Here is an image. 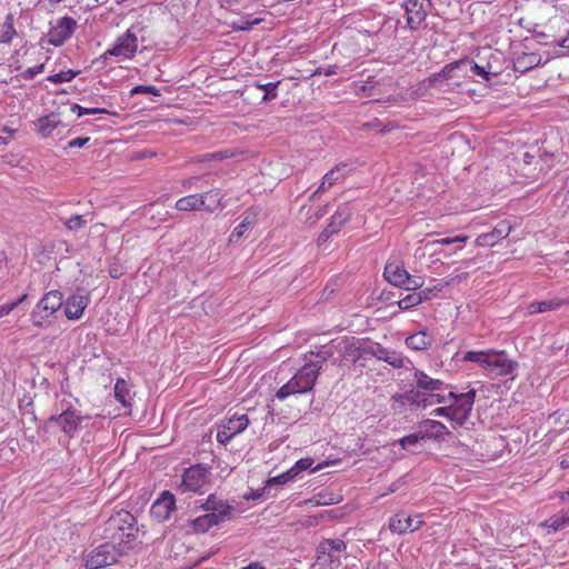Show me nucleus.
<instances>
[{
	"instance_id": "57",
	"label": "nucleus",
	"mask_w": 569,
	"mask_h": 569,
	"mask_svg": "<svg viewBox=\"0 0 569 569\" xmlns=\"http://www.w3.org/2000/svg\"><path fill=\"white\" fill-rule=\"evenodd\" d=\"M126 272V267L121 263L113 262L109 267V274L113 279H119Z\"/></svg>"
},
{
	"instance_id": "42",
	"label": "nucleus",
	"mask_w": 569,
	"mask_h": 569,
	"mask_svg": "<svg viewBox=\"0 0 569 569\" xmlns=\"http://www.w3.org/2000/svg\"><path fill=\"white\" fill-rule=\"evenodd\" d=\"M71 111L73 113H77L78 117H82V116H86V114H100V113H106V114H110V116H118L117 112H112V111H109L104 108H84L78 103H74L71 106Z\"/></svg>"
},
{
	"instance_id": "7",
	"label": "nucleus",
	"mask_w": 569,
	"mask_h": 569,
	"mask_svg": "<svg viewBox=\"0 0 569 569\" xmlns=\"http://www.w3.org/2000/svg\"><path fill=\"white\" fill-rule=\"evenodd\" d=\"M347 550L341 539H325L317 547V561L323 569H337Z\"/></svg>"
},
{
	"instance_id": "54",
	"label": "nucleus",
	"mask_w": 569,
	"mask_h": 569,
	"mask_svg": "<svg viewBox=\"0 0 569 569\" xmlns=\"http://www.w3.org/2000/svg\"><path fill=\"white\" fill-rule=\"evenodd\" d=\"M44 69V64L43 63H40V64H37L34 67H30V68H27L24 69L23 71L20 72V77L24 80H31L33 79L37 74L41 73Z\"/></svg>"
},
{
	"instance_id": "41",
	"label": "nucleus",
	"mask_w": 569,
	"mask_h": 569,
	"mask_svg": "<svg viewBox=\"0 0 569 569\" xmlns=\"http://www.w3.org/2000/svg\"><path fill=\"white\" fill-rule=\"evenodd\" d=\"M74 402H79L77 398H72L70 393H64L63 397L59 400L57 403V411H59L58 415H68L76 412V408L73 406Z\"/></svg>"
},
{
	"instance_id": "50",
	"label": "nucleus",
	"mask_w": 569,
	"mask_h": 569,
	"mask_svg": "<svg viewBox=\"0 0 569 569\" xmlns=\"http://www.w3.org/2000/svg\"><path fill=\"white\" fill-rule=\"evenodd\" d=\"M27 293L21 295L17 300L0 306V318L8 316L27 299Z\"/></svg>"
},
{
	"instance_id": "58",
	"label": "nucleus",
	"mask_w": 569,
	"mask_h": 569,
	"mask_svg": "<svg viewBox=\"0 0 569 569\" xmlns=\"http://www.w3.org/2000/svg\"><path fill=\"white\" fill-rule=\"evenodd\" d=\"M267 491H268V488H266V486L262 489H257V490L251 489L250 491H248L243 495V498L246 500H259L263 497V495Z\"/></svg>"
},
{
	"instance_id": "29",
	"label": "nucleus",
	"mask_w": 569,
	"mask_h": 569,
	"mask_svg": "<svg viewBox=\"0 0 569 569\" xmlns=\"http://www.w3.org/2000/svg\"><path fill=\"white\" fill-rule=\"evenodd\" d=\"M433 341V336L427 329H422L407 337L406 345L412 350L423 351L429 349Z\"/></svg>"
},
{
	"instance_id": "33",
	"label": "nucleus",
	"mask_w": 569,
	"mask_h": 569,
	"mask_svg": "<svg viewBox=\"0 0 569 569\" xmlns=\"http://www.w3.org/2000/svg\"><path fill=\"white\" fill-rule=\"evenodd\" d=\"M562 305H565V301L561 299H550V300H543L538 302H531L528 306V313L529 315H536V313H542L551 310H556L560 308Z\"/></svg>"
},
{
	"instance_id": "4",
	"label": "nucleus",
	"mask_w": 569,
	"mask_h": 569,
	"mask_svg": "<svg viewBox=\"0 0 569 569\" xmlns=\"http://www.w3.org/2000/svg\"><path fill=\"white\" fill-rule=\"evenodd\" d=\"M224 194L220 189H211L202 193H193L177 200L174 208L179 211L214 212L223 208Z\"/></svg>"
},
{
	"instance_id": "44",
	"label": "nucleus",
	"mask_w": 569,
	"mask_h": 569,
	"mask_svg": "<svg viewBox=\"0 0 569 569\" xmlns=\"http://www.w3.org/2000/svg\"><path fill=\"white\" fill-rule=\"evenodd\" d=\"M129 388L127 382L123 379H118L114 385V397L116 399L127 406V399L129 398Z\"/></svg>"
},
{
	"instance_id": "39",
	"label": "nucleus",
	"mask_w": 569,
	"mask_h": 569,
	"mask_svg": "<svg viewBox=\"0 0 569 569\" xmlns=\"http://www.w3.org/2000/svg\"><path fill=\"white\" fill-rule=\"evenodd\" d=\"M256 220V212H252L251 214H248L243 218V220L233 229V231L230 234V242L238 241L243 233L254 223Z\"/></svg>"
},
{
	"instance_id": "3",
	"label": "nucleus",
	"mask_w": 569,
	"mask_h": 569,
	"mask_svg": "<svg viewBox=\"0 0 569 569\" xmlns=\"http://www.w3.org/2000/svg\"><path fill=\"white\" fill-rule=\"evenodd\" d=\"M319 376V367L306 361L290 380L277 391L276 397L279 400H284L292 395L310 392L313 390Z\"/></svg>"
},
{
	"instance_id": "40",
	"label": "nucleus",
	"mask_w": 569,
	"mask_h": 569,
	"mask_svg": "<svg viewBox=\"0 0 569 569\" xmlns=\"http://www.w3.org/2000/svg\"><path fill=\"white\" fill-rule=\"evenodd\" d=\"M421 440H425L423 435H421L420 431L417 430L413 433L400 438L397 442L403 450L415 452V448L418 447Z\"/></svg>"
},
{
	"instance_id": "32",
	"label": "nucleus",
	"mask_w": 569,
	"mask_h": 569,
	"mask_svg": "<svg viewBox=\"0 0 569 569\" xmlns=\"http://www.w3.org/2000/svg\"><path fill=\"white\" fill-rule=\"evenodd\" d=\"M492 349L487 350H470L467 351L463 357V362H475L480 368H482L485 371L488 369V365H490V356H491Z\"/></svg>"
},
{
	"instance_id": "12",
	"label": "nucleus",
	"mask_w": 569,
	"mask_h": 569,
	"mask_svg": "<svg viewBox=\"0 0 569 569\" xmlns=\"http://www.w3.org/2000/svg\"><path fill=\"white\" fill-rule=\"evenodd\" d=\"M248 425L249 418L247 415L231 416L228 420L218 425L216 435L217 441L226 446L233 437L243 432Z\"/></svg>"
},
{
	"instance_id": "15",
	"label": "nucleus",
	"mask_w": 569,
	"mask_h": 569,
	"mask_svg": "<svg viewBox=\"0 0 569 569\" xmlns=\"http://www.w3.org/2000/svg\"><path fill=\"white\" fill-rule=\"evenodd\" d=\"M430 7V0H406L403 8L406 11L407 26L411 30H417L426 20Z\"/></svg>"
},
{
	"instance_id": "22",
	"label": "nucleus",
	"mask_w": 569,
	"mask_h": 569,
	"mask_svg": "<svg viewBox=\"0 0 569 569\" xmlns=\"http://www.w3.org/2000/svg\"><path fill=\"white\" fill-rule=\"evenodd\" d=\"M176 509L174 496L169 491H163L152 503L150 513L159 522L168 520Z\"/></svg>"
},
{
	"instance_id": "31",
	"label": "nucleus",
	"mask_w": 569,
	"mask_h": 569,
	"mask_svg": "<svg viewBox=\"0 0 569 569\" xmlns=\"http://www.w3.org/2000/svg\"><path fill=\"white\" fill-rule=\"evenodd\" d=\"M541 61V57L539 53H521L517 56V58L513 61V68L518 72H526L536 66H538Z\"/></svg>"
},
{
	"instance_id": "23",
	"label": "nucleus",
	"mask_w": 569,
	"mask_h": 569,
	"mask_svg": "<svg viewBox=\"0 0 569 569\" xmlns=\"http://www.w3.org/2000/svg\"><path fill=\"white\" fill-rule=\"evenodd\" d=\"M338 355L340 356L338 359L333 360L335 365L342 366L346 362L355 363L357 362L361 356V348L353 340H338Z\"/></svg>"
},
{
	"instance_id": "5",
	"label": "nucleus",
	"mask_w": 569,
	"mask_h": 569,
	"mask_svg": "<svg viewBox=\"0 0 569 569\" xmlns=\"http://www.w3.org/2000/svg\"><path fill=\"white\" fill-rule=\"evenodd\" d=\"M123 555V549L116 547L114 542L108 541L84 552L83 566L86 569H100L116 563Z\"/></svg>"
},
{
	"instance_id": "56",
	"label": "nucleus",
	"mask_w": 569,
	"mask_h": 569,
	"mask_svg": "<svg viewBox=\"0 0 569 569\" xmlns=\"http://www.w3.org/2000/svg\"><path fill=\"white\" fill-rule=\"evenodd\" d=\"M431 413L437 417H445L455 422V417L452 415L453 410H452L451 405L448 407L436 408Z\"/></svg>"
},
{
	"instance_id": "34",
	"label": "nucleus",
	"mask_w": 569,
	"mask_h": 569,
	"mask_svg": "<svg viewBox=\"0 0 569 569\" xmlns=\"http://www.w3.org/2000/svg\"><path fill=\"white\" fill-rule=\"evenodd\" d=\"M219 523L222 522L217 519L214 513H209L208 511L206 515L199 516L192 521L193 529L197 532H206Z\"/></svg>"
},
{
	"instance_id": "46",
	"label": "nucleus",
	"mask_w": 569,
	"mask_h": 569,
	"mask_svg": "<svg viewBox=\"0 0 569 569\" xmlns=\"http://www.w3.org/2000/svg\"><path fill=\"white\" fill-rule=\"evenodd\" d=\"M78 74H79V71H73V70L69 69L66 71H60L54 74H50L47 77V80L49 82H53V83L69 82L73 78H76Z\"/></svg>"
},
{
	"instance_id": "59",
	"label": "nucleus",
	"mask_w": 569,
	"mask_h": 569,
	"mask_svg": "<svg viewBox=\"0 0 569 569\" xmlns=\"http://www.w3.org/2000/svg\"><path fill=\"white\" fill-rule=\"evenodd\" d=\"M89 137H78L68 142L69 148H81L89 142Z\"/></svg>"
},
{
	"instance_id": "14",
	"label": "nucleus",
	"mask_w": 569,
	"mask_h": 569,
	"mask_svg": "<svg viewBox=\"0 0 569 569\" xmlns=\"http://www.w3.org/2000/svg\"><path fill=\"white\" fill-rule=\"evenodd\" d=\"M77 29V21L71 17H62L51 23L48 32V40L51 44L58 47L71 38Z\"/></svg>"
},
{
	"instance_id": "53",
	"label": "nucleus",
	"mask_w": 569,
	"mask_h": 569,
	"mask_svg": "<svg viewBox=\"0 0 569 569\" xmlns=\"http://www.w3.org/2000/svg\"><path fill=\"white\" fill-rule=\"evenodd\" d=\"M140 93H149V94H153L157 97L160 96L159 89H157L153 86L139 84V86L133 87L130 91L131 96L140 94Z\"/></svg>"
},
{
	"instance_id": "61",
	"label": "nucleus",
	"mask_w": 569,
	"mask_h": 569,
	"mask_svg": "<svg viewBox=\"0 0 569 569\" xmlns=\"http://www.w3.org/2000/svg\"><path fill=\"white\" fill-rule=\"evenodd\" d=\"M327 212H328V206H325V207L320 208V209L316 212V219H315V221H317L318 219L322 218Z\"/></svg>"
},
{
	"instance_id": "27",
	"label": "nucleus",
	"mask_w": 569,
	"mask_h": 569,
	"mask_svg": "<svg viewBox=\"0 0 569 569\" xmlns=\"http://www.w3.org/2000/svg\"><path fill=\"white\" fill-rule=\"evenodd\" d=\"M338 342L337 339L331 340L330 343L326 346H321L317 351H310V356L315 357V360L309 359L306 360L310 365H317L319 367V372L321 371L323 365L331 360L336 359L335 355L338 353ZM305 359H307V355L305 356Z\"/></svg>"
},
{
	"instance_id": "17",
	"label": "nucleus",
	"mask_w": 569,
	"mask_h": 569,
	"mask_svg": "<svg viewBox=\"0 0 569 569\" xmlns=\"http://www.w3.org/2000/svg\"><path fill=\"white\" fill-rule=\"evenodd\" d=\"M90 416H82L78 411L68 415H52L48 421L54 422L60 427V430L68 437L73 438L78 433L86 420Z\"/></svg>"
},
{
	"instance_id": "64",
	"label": "nucleus",
	"mask_w": 569,
	"mask_h": 569,
	"mask_svg": "<svg viewBox=\"0 0 569 569\" xmlns=\"http://www.w3.org/2000/svg\"><path fill=\"white\" fill-rule=\"evenodd\" d=\"M560 467H561V469H568L569 468V459L568 458H563L560 461Z\"/></svg>"
},
{
	"instance_id": "20",
	"label": "nucleus",
	"mask_w": 569,
	"mask_h": 569,
	"mask_svg": "<svg viewBox=\"0 0 569 569\" xmlns=\"http://www.w3.org/2000/svg\"><path fill=\"white\" fill-rule=\"evenodd\" d=\"M90 302V297L83 290H78L63 302L64 315L69 320H78L82 317Z\"/></svg>"
},
{
	"instance_id": "48",
	"label": "nucleus",
	"mask_w": 569,
	"mask_h": 569,
	"mask_svg": "<svg viewBox=\"0 0 569 569\" xmlns=\"http://www.w3.org/2000/svg\"><path fill=\"white\" fill-rule=\"evenodd\" d=\"M280 82H268L264 84H258L257 87L264 91L263 97L261 98L262 102H268L277 98V88Z\"/></svg>"
},
{
	"instance_id": "26",
	"label": "nucleus",
	"mask_w": 569,
	"mask_h": 569,
	"mask_svg": "<svg viewBox=\"0 0 569 569\" xmlns=\"http://www.w3.org/2000/svg\"><path fill=\"white\" fill-rule=\"evenodd\" d=\"M418 430L423 435L425 440H445L446 436L450 433L442 422L432 419L422 420L418 426Z\"/></svg>"
},
{
	"instance_id": "8",
	"label": "nucleus",
	"mask_w": 569,
	"mask_h": 569,
	"mask_svg": "<svg viewBox=\"0 0 569 569\" xmlns=\"http://www.w3.org/2000/svg\"><path fill=\"white\" fill-rule=\"evenodd\" d=\"M211 468L203 463L190 466L182 473L180 490L182 492L202 493L209 485Z\"/></svg>"
},
{
	"instance_id": "38",
	"label": "nucleus",
	"mask_w": 569,
	"mask_h": 569,
	"mask_svg": "<svg viewBox=\"0 0 569 569\" xmlns=\"http://www.w3.org/2000/svg\"><path fill=\"white\" fill-rule=\"evenodd\" d=\"M59 120L54 114H49L41 117L38 120V132L42 137H48L52 133V131L58 127Z\"/></svg>"
},
{
	"instance_id": "43",
	"label": "nucleus",
	"mask_w": 569,
	"mask_h": 569,
	"mask_svg": "<svg viewBox=\"0 0 569 569\" xmlns=\"http://www.w3.org/2000/svg\"><path fill=\"white\" fill-rule=\"evenodd\" d=\"M313 459L310 457L301 458L289 469L295 480L303 472L309 470L313 465Z\"/></svg>"
},
{
	"instance_id": "1",
	"label": "nucleus",
	"mask_w": 569,
	"mask_h": 569,
	"mask_svg": "<svg viewBox=\"0 0 569 569\" xmlns=\"http://www.w3.org/2000/svg\"><path fill=\"white\" fill-rule=\"evenodd\" d=\"M415 387L403 393L392 396V401L402 406L417 408H427L436 403H447V398L441 392L446 389V383L440 379H435L419 369L413 371Z\"/></svg>"
},
{
	"instance_id": "11",
	"label": "nucleus",
	"mask_w": 569,
	"mask_h": 569,
	"mask_svg": "<svg viewBox=\"0 0 569 569\" xmlns=\"http://www.w3.org/2000/svg\"><path fill=\"white\" fill-rule=\"evenodd\" d=\"M467 61L459 60L451 63L446 64L440 72L433 73L427 79L422 81V84L426 88H433L437 84L445 83L451 79L457 78L458 81L455 82L456 86L461 84V79L466 77V71L463 70V67L466 66Z\"/></svg>"
},
{
	"instance_id": "62",
	"label": "nucleus",
	"mask_w": 569,
	"mask_h": 569,
	"mask_svg": "<svg viewBox=\"0 0 569 569\" xmlns=\"http://www.w3.org/2000/svg\"><path fill=\"white\" fill-rule=\"evenodd\" d=\"M241 569H266V568L259 562H250L248 566L242 567Z\"/></svg>"
},
{
	"instance_id": "49",
	"label": "nucleus",
	"mask_w": 569,
	"mask_h": 569,
	"mask_svg": "<svg viewBox=\"0 0 569 569\" xmlns=\"http://www.w3.org/2000/svg\"><path fill=\"white\" fill-rule=\"evenodd\" d=\"M467 239V237H463V236H457V237H442V238H439V239H430V240H426L425 242V247H430V246H435V244H440V246H450V244H453L456 242H465Z\"/></svg>"
},
{
	"instance_id": "45",
	"label": "nucleus",
	"mask_w": 569,
	"mask_h": 569,
	"mask_svg": "<svg viewBox=\"0 0 569 569\" xmlns=\"http://www.w3.org/2000/svg\"><path fill=\"white\" fill-rule=\"evenodd\" d=\"M546 526L552 531H558L569 526V517L565 515H556L550 517Z\"/></svg>"
},
{
	"instance_id": "35",
	"label": "nucleus",
	"mask_w": 569,
	"mask_h": 569,
	"mask_svg": "<svg viewBox=\"0 0 569 569\" xmlns=\"http://www.w3.org/2000/svg\"><path fill=\"white\" fill-rule=\"evenodd\" d=\"M93 214H74L63 221V226L69 231H79L88 224V222L92 221Z\"/></svg>"
},
{
	"instance_id": "18",
	"label": "nucleus",
	"mask_w": 569,
	"mask_h": 569,
	"mask_svg": "<svg viewBox=\"0 0 569 569\" xmlns=\"http://www.w3.org/2000/svg\"><path fill=\"white\" fill-rule=\"evenodd\" d=\"M423 523L425 522L421 519L420 515L416 516V517H411V516H407L403 512H399V513L393 515L389 519L388 526L392 533L405 535L409 531L413 532V531L419 530Z\"/></svg>"
},
{
	"instance_id": "51",
	"label": "nucleus",
	"mask_w": 569,
	"mask_h": 569,
	"mask_svg": "<svg viewBox=\"0 0 569 569\" xmlns=\"http://www.w3.org/2000/svg\"><path fill=\"white\" fill-rule=\"evenodd\" d=\"M375 86H376V82L368 79L367 81H365L363 83H361L360 86H357V89H356V92L357 94L361 96V97H372L375 96Z\"/></svg>"
},
{
	"instance_id": "9",
	"label": "nucleus",
	"mask_w": 569,
	"mask_h": 569,
	"mask_svg": "<svg viewBox=\"0 0 569 569\" xmlns=\"http://www.w3.org/2000/svg\"><path fill=\"white\" fill-rule=\"evenodd\" d=\"M487 375L491 378L509 377L515 380L519 368L518 361L510 358L505 350L492 349Z\"/></svg>"
},
{
	"instance_id": "13",
	"label": "nucleus",
	"mask_w": 569,
	"mask_h": 569,
	"mask_svg": "<svg viewBox=\"0 0 569 569\" xmlns=\"http://www.w3.org/2000/svg\"><path fill=\"white\" fill-rule=\"evenodd\" d=\"M353 209L350 203L346 202L338 207L336 212L331 216L329 223L318 238V244L321 246L330 237L337 234L341 228L351 219Z\"/></svg>"
},
{
	"instance_id": "52",
	"label": "nucleus",
	"mask_w": 569,
	"mask_h": 569,
	"mask_svg": "<svg viewBox=\"0 0 569 569\" xmlns=\"http://www.w3.org/2000/svg\"><path fill=\"white\" fill-rule=\"evenodd\" d=\"M471 71L475 74L482 77L485 80H489L490 76H497L498 74L497 71H491L490 66H488V68H486V67L479 66L477 63H473L471 66Z\"/></svg>"
},
{
	"instance_id": "36",
	"label": "nucleus",
	"mask_w": 569,
	"mask_h": 569,
	"mask_svg": "<svg viewBox=\"0 0 569 569\" xmlns=\"http://www.w3.org/2000/svg\"><path fill=\"white\" fill-rule=\"evenodd\" d=\"M428 298L427 292L420 291V292H410L402 299L398 301V307L401 310H409L412 307H416L420 305L423 300Z\"/></svg>"
},
{
	"instance_id": "30",
	"label": "nucleus",
	"mask_w": 569,
	"mask_h": 569,
	"mask_svg": "<svg viewBox=\"0 0 569 569\" xmlns=\"http://www.w3.org/2000/svg\"><path fill=\"white\" fill-rule=\"evenodd\" d=\"M375 356L379 360H382L397 369L406 368L407 363L409 362L408 358L402 356L400 352L381 347L378 348L377 352H375Z\"/></svg>"
},
{
	"instance_id": "47",
	"label": "nucleus",
	"mask_w": 569,
	"mask_h": 569,
	"mask_svg": "<svg viewBox=\"0 0 569 569\" xmlns=\"http://www.w3.org/2000/svg\"><path fill=\"white\" fill-rule=\"evenodd\" d=\"M295 478L292 477L291 472L289 471V469L276 477H271L269 479L266 480V488H268V490L273 487V486H282V485H286L290 481H293Z\"/></svg>"
},
{
	"instance_id": "60",
	"label": "nucleus",
	"mask_w": 569,
	"mask_h": 569,
	"mask_svg": "<svg viewBox=\"0 0 569 569\" xmlns=\"http://www.w3.org/2000/svg\"><path fill=\"white\" fill-rule=\"evenodd\" d=\"M259 22H260V19H256L252 22H250V21H241V23L238 24L237 28L239 30H249L251 28V26H253L256 23H259Z\"/></svg>"
},
{
	"instance_id": "55",
	"label": "nucleus",
	"mask_w": 569,
	"mask_h": 569,
	"mask_svg": "<svg viewBox=\"0 0 569 569\" xmlns=\"http://www.w3.org/2000/svg\"><path fill=\"white\" fill-rule=\"evenodd\" d=\"M422 286V281L420 277H413L408 274V281H405L401 288H405L408 291H415Z\"/></svg>"
},
{
	"instance_id": "25",
	"label": "nucleus",
	"mask_w": 569,
	"mask_h": 569,
	"mask_svg": "<svg viewBox=\"0 0 569 569\" xmlns=\"http://www.w3.org/2000/svg\"><path fill=\"white\" fill-rule=\"evenodd\" d=\"M511 231V224L507 220L498 222L495 229L490 232L482 233L477 238V244L479 247H493L499 243L500 240L507 238Z\"/></svg>"
},
{
	"instance_id": "6",
	"label": "nucleus",
	"mask_w": 569,
	"mask_h": 569,
	"mask_svg": "<svg viewBox=\"0 0 569 569\" xmlns=\"http://www.w3.org/2000/svg\"><path fill=\"white\" fill-rule=\"evenodd\" d=\"M63 306V295L59 290H50L38 301L30 315L33 326L43 327L51 316Z\"/></svg>"
},
{
	"instance_id": "2",
	"label": "nucleus",
	"mask_w": 569,
	"mask_h": 569,
	"mask_svg": "<svg viewBox=\"0 0 569 569\" xmlns=\"http://www.w3.org/2000/svg\"><path fill=\"white\" fill-rule=\"evenodd\" d=\"M104 538L114 542L116 547L123 549L126 553L132 548L138 536L137 520L127 510L116 511L104 525Z\"/></svg>"
},
{
	"instance_id": "37",
	"label": "nucleus",
	"mask_w": 569,
	"mask_h": 569,
	"mask_svg": "<svg viewBox=\"0 0 569 569\" xmlns=\"http://www.w3.org/2000/svg\"><path fill=\"white\" fill-rule=\"evenodd\" d=\"M16 36H17V31L14 28L13 16L8 14L1 26L0 42L1 43H10Z\"/></svg>"
},
{
	"instance_id": "10",
	"label": "nucleus",
	"mask_w": 569,
	"mask_h": 569,
	"mask_svg": "<svg viewBox=\"0 0 569 569\" xmlns=\"http://www.w3.org/2000/svg\"><path fill=\"white\" fill-rule=\"evenodd\" d=\"M477 391L476 389H470L463 393H456L450 391L446 398L447 402L451 401V407L453 410L455 423L458 426H462L471 413L475 400H476Z\"/></svg>"
},
{
	"instance_id": "28",
	"label": "nucleus",
	"mask_w": 569,
	"mask_h": 569,
	"mask_svg": "<svg viewBox=\"0 0 569 569\" xmlns=\"http://www.w3.org/2000/svg\"><path fill=\"white\" fill-rule=\"evenodd\" d=\"M408 274L409 273L405 269L403 264L397 261L387 262L383 270L385 279L396 287H402L405 281H408Z\"/></svg>"
},
{
	"instance_id": "24",
	"label": "nucleus",
	"mask_w": 569,
	"mask_h": 569,
	"mask_svg": "<svg viewBox=\"0 0 569 569\" xmlns=\"http://www.w3.org/2000/svg\"><path fill=\"white\" fill-rule=\"evenodd\" d=\"M209 513H214L218 520L221 522L230 519L232 511L234 510L227 500L217 498L214 495H210L204 503L201 506Z\"/></svg>"
},
{
	"instance_id": "63",
	"label": "nucleus",
	"mask_w": 569,
	"mask_h": 569,
	"mask_svg": "<svg viewBox=\"0 0 569 569\" xmlns=\"http://www.w3.org/2000/svg\"><path fill=\"white\" fill-rule=\"evenodd\" d=\"M83 1L86 2L87 7L107 2V0H83Z\"/></svg>"
},
{
	"instance_id": "21",
	"label": "nucleus",
	"mask_w": 569,
	"mask_h": 569,
	"mask_svg": "<svg viewBox=\"0 0 569 569\" xmlns=\"http://www.w3.org/2000/svg\"><path fill=\"white\" fill-rule=\"evenodd\" d=\"M349 173L348 164L341 162L329 170L321 179L317 190L311 194L310 199L319 198L323 192L328 191L336 183L342 181Z\"/></svg>"
},
{
	"instance_id": "19",
	"label": "nucleus",
	"mask_w": 569,
	"mask_h": 569,
	"mask_svg": "<svg viewBox=\"0 0 569 569\" xmlns=\"http://www.w3.org/2000/svg\"><path fill=\"white\" fill-rule=\"evenodd\" d=\"M138 49V39L134 33L128 30L124 34L119 37L107 53L110 56L119 57L121 59H131Z\"/></svg>"
},
{
	"instance_id": "16",
	"label": "nucleus",
	"mask_w": 569,
	"mask_h": 569,
	"mask_svg": "<svg viewBox=\"0 0 569 569\" xmlns=\"http://www.w3.org/2000/svg\"><path fill=\"white\" fill-rule=\"evenodd\" d=\"M253 157L252 152L241 148H227L208 152L198 158V162H221L232 160L233 162H243Z\"/></svg>"
}]
</instances>
